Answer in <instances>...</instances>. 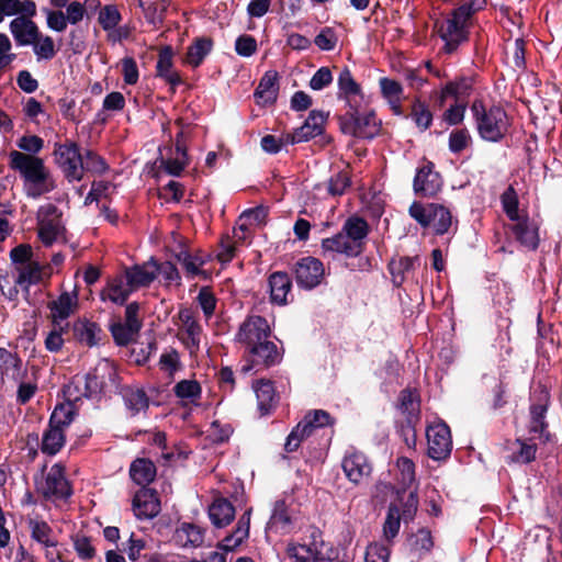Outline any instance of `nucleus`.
<instances>
[{
  "label": "nucleus",
  "mask_w": 562,
  "mask_h": 562,
  "mask_svg": "<svg viewBox=\"0 0 562 562\" xmlns=\"http://www.w3.org/2000/svg\"><path fill=\"white\" fill-rule=\"evenodd\" d=\"M213 48V40L202 36L193 40L187 49L186 61L193 68L199 67Z\"/></svg>",
  "instance_id": "obj_40"
},
{
  "label": "nucleus",
  "mask_w": 562,
  "mask_h": 562,
  "mask_svg": "<svg viewBox=\"0 0 562 562\" xmlns=\"http://www.w3.org/2000/svg\"><path fill=\"white\" fill-rule=\"evenodd\" d=\"M19 151L35 155L44 148V139L37 135H23L16 140Z\"/></svg>",
  "instance_id": "obj_58"
},
{
  "label": "nucleus",
  "mask_w": 562,
  "mask_h": 562,
  "mask_svg": "<svg viewBox=\"0 0 562 562\" xmlns=\"http://www.w3.org/2000/svg\"><path fill=\"white\" fill-rule=\"evenodd\" d=\"M247 363L240 368L241 374H247L251 370L256 372L277 366L281 362L283 352L278 346L270 340L261 344H255L254 347L247 349Z\"/></svg>",
  "instance_id": "obj_8"
},
{
  "label": "nucleus",
  "mask_w": 562,
  "mask_h": 562,
  "mask_svg": "<svg viewBox=\"0 0 562 562\" xmlns=\"http://www.w3.org/2000/svg\"><path fill=\"white\" fill-rule=\"evenodd\" d=\"M408 544L412 550L428 553L434 547L431 532L427 528H420L416 533L408 538Z\"/></svg>",
  "instance_id": "obj_51"
},
{
  "label": "nucleus",
  "mask_w": 562,
  "mask_h": 562,
  "mask_svg": "<svg viewBox=\"0 0 562 562\" xmlns=\"http://www.w3.org/2000/svg\"><path fill=\"white\" fill-rule=\"evenodd\" d=\"M132 292L130 286H124L123 277L116 276L108 281L106 286L101 292V299L103 301L109 299L117 305H124Z\"/></svg>",
  "instance_id": "obj_42"
},
{
  "label": "nucleus",
  "mask_w": 562,
  "mask_h": 562,
  "mask_svg": "<svg viewBox=\"0 0 562 562\" xmlns=\"http://www.w3.org/2000/svg\"><path fill=\"white\" fill-rule=\"evenodd\" d=\"M327 117L328 112L312 110L303 125L297 127L296 131L301 136H305V142H307L324 133Z\"/></svg>",
  "instance_id": "obj_39"
},
{
  "label": "nucleus",
  "mask_w": 562,
  "mask_h": 562,
  "mask_svg": "<svg viewBox=\"0 0 562 562\" xmlns=\"http://www.w3.org/2000/svg\"><path fill=\"white\" fill-rule=\"evenodd\" d=\"M252 387L256 393L258 411L260 416L270 415L276 408L279 396L274 389V383L270 380H257Z\"/></svg>",
  "instance_id": "obj_25"
},
{
  "label": "nucleus",
  "mask_w": 562,
  "mask_h": 562,
  "mask_svg": "<svg viewBox=\"0 0 562 562\" xmlns=\"http://www.w3.org/2000/svg\"><path fill=\"white\" fill-rule=\"evenodd\" d=\"M49 266H42L38 261L29 262V265L24 267H15V270L18 271V278L15 279V284L23 286L32 285V284H38L43 281L44 274L47 277L50 276Z\"/></svg>",
  "instance_id": "obj_36"
},
{
  "label": "nucleus",
  "mask_w": 562,
  "mask_h": 562,
  "mask_svg": "<svg viewBox=\"0 0 562 562\" xmlns=\"http://www.w3.org/2000/svg\"><path fill=\"white\" fill-rule=\"evenodd\" d=\"M292 272L300 288L312 290L319 285L324 278V265L319 259L307 256L293 265Z\"/></svg>",
  "instance_id": "obj_10"
},
{
  "label": "nucleus",
  "mask_w": 562,
  "mask_h": 562,
  "mask_svg": "<svg viewBox=\"0 0 562 562\" xmlns=\"http://www.w3.org/2000/svg\"><path fill=\"white\" fill-rule=\"evenodd\" d=\"M25 374L26 370L23 367V360L19 353L0 347V378L2 383L5 378L15 382L20 381Z\"/></svg>",
  "instance_id": "obj_26"
},
{
  "label": "nucleus",
  "mask_w": 562,
  "mask_h": 562,
  "mask_svg": "<svg viewBox=\"0 0 562 562\" xmlns=\"http://www.w3.org/2000/svg\"><path fill=\"white\" fill-rule=\"evenodd\" d=\"M172 67L173 49L170 45H166L158 54L156 76L164 79L170 86L171 92L175 93L177 86L182 83V79L178 71L172 70Z\"/></svg>",
  "instance_id": "obj_21"
},
{
  "label": "nucleus",
  "mask_w": 562,
  "mask_h": 562,
  "mask_svg": "<svg viewBox=\"0 0 562 562\" xmlns=\"http://www.w3.org/2000/svg\"><path fill=\"white\" fill-rule=\"evenodd\" d=\"M209 517L216 528H224L234 520L235 507L227 498H216L209 507Z\"/></svg>",
  "instance_id": "obj_33"
},
{
  "label": "nucleus",
  "mask_w": 562,
  "mask_h": 562,
  "mask_svg": "<svg viewBox=\"0 0 562 562\" xmlns=\"http://www.w3.org/2000/svg\"><path fill=\"white\" fill-rule=\"evenodd\" d=\"M279 94V75L269 70L261 77L254 97L257 104L266 105L276 103Z\"/></svg>",
  "instance_id": "obj_28"
},
{
  "label": "nucleus",
  "mask_w": 562,
  "mask_h": 562,
  "mask_svg": "<svg viewBox=\"0 0 562 562\" xmlns=\"http://www.w3.org/2000/svg\"><path fill=\"white\" fill-rule=\"evenodd\" d=\"M52 155L55 165L69 183L83 179V154L80 153L77 142L71 139H66L64 143L56 142Z\"/></svg>",
  "instance_id": "obj_5"
},
{
  "label": "nucleus",
  "mask_w": 562,
  "mask_h": 562,
  "mask_svg": "<svg viewBox=\"0 0 562 562\" xmlns=\"http://www.w3.org/2000/svg\"><path fill=\"white\" fill-rule=\"evenodd\" d=\"M75 411L70 405L58 404L50 414L48 424L65 430L74 420Z\"/></svg>",
  "instance_id": "obj_50"
},
{
  "label": "nucleus",
  "mask_w": 562,
  "mask_h": 562,
  "mask_svg": "<svg viewBox=\"0 0 562 562\" xmlns=\"http://www.w3.org/2000/svg\"><path fill=\"white\" fill-rule=\"evenodd\" d=\"M72 336L74 339L88 348H93L100 345L103 337H105L104 331L101 326L92 322L86 317H79L72 323Z\"/></svg>",
  "instance_id": "obj_18"
},
{
  "label": "nucleus",
  "mask_w": 562,
  "mask_h": 562,
  "mask_svg": "<svg viewBox=\"0 0 562 562\" xmlns=\"http://www.w3.org/2000/svg\"><path fill=\"white\" fill-rule=\"evenodd\" d=\"M196 300L205 317H211L215 312L217 303L211 286H202L199 291Z\"/></svg>",
  "instance_id": "obj_59"
},
{
  "label": "nucleus",
  "mask_w": 562,
  "mask_h": 562,
  "mask_svg": "<svg viewBox=\"0 0 562 562\" xmlns=\"http://www.w3.org/2000/svg\"><path fill=\"white\" fill-rule=\"evenodd\" d=\"M126 283L133 290L149 286L156 279L155 259L125 270Z\"/></svg>",
  "instance_id": "obj_29"
},
{
  "label": "nucleus",
  "mask_w": 562,
  "mask_h": 562,
  "mask_svg": "<svg viewBox=\"0 0 562 562\" xmlns=\"http://www.w3.org/2000/svg\"><path fill=\"white\" fill-rule=\"evenodd\" d=\"M428 457L436 461L448 459L452 451V438L449 426L440 422L426 430Z\"/></svg>",
  "instance_id": "obj_9"
},
{
  "label": "nucleus",
  "mask_w": 562,
  "mask_h": 562,
  "mask_svg": "<svg viewBox=\"0 0 562 562\" xmlns=\"http://www.w3.org/2000/svg\"><path fill=\"white\" fill-rule=\"evenodd\" d=\"M32 257L33 249L30 244H20L10 251V259L15 267H24L33 262Z\"/></svg>",
  "instance_id": "obj_64"
},
{
  "label": "nucleus",
  "mask_w": 562,
  "mask_h": 562,
  "mask_svg": "<svg viewBox=\"0 0 562 562\" xmlns=\"http://www.w3.org/2000/svg\"><path fill=\"white\" fill-rule=\"evenodd\" d=\"M74 549L81 560H91L95 557V548L91 543V538L87 536L72 537Z\"/></svg>",
  "instance_id": "obj_61"
},
{
  "label": "nucleus",
  "mask_w": 562,
  "mask_h": 562,
  "mask_svg": "<svg viewBox=\"0 0 562 562\" xmlns=\"http://www.w3.org/2000/svg\"><path fill=\"white\" fill-rule=\"evenodd\" d=\"M176 260L182 266L188 279H194V273L200 267L195 263V259L192 257V252L186 247L181 246L180 250L175 254Z\"/></svg>",
  "instance_id": "obj_63"
},
{
  "label": "nucleus",
  "mask_w": 562,
  "mask_h": 562,
  "mask_svg": "<svg viewBox=\"0 0 562 562\" xmlns=\"http://www.w3.org/2000/svg\"><path fill=\"white\" fill-rule=\"evenodd\" d=\"M340 232L345 233L352 241L358 243L363 250L366 249V238L370 226L363 217L357 215L348 217Z\"/></svg>",
  "instance_id": "obj_38"
},
{
  "label": "nucleus",
  "mask_w": 562,
  "mask_h": 562,
  "mask_svg": "<svg viewBox=\"0 0 562 562\" xmlns=\"http://www.w3.org/2000/svg\"><path fill=\"white\" fill-rule=\"evenodd\" d=\"M33 16H18L10 22V31L20 46L35 44L41 38V32Z\"/></svg>",
  "instance_id": "obj_20"
},
{
  "label": "nucleus",
  "mask_w": 562,
  "mask_h": 562,
  "mask_svg": "<svg viewBox=\"0 0 562 562\" xmlns=\"http://www.w3.org/2000/svg\"><path fill=\"white\" fill-rule=\"evenodd\" d=\"M419 261L418 256H403L392 258L387 263V270L391 274L392 283L395 288L402 286L406 281L407 274L415 269V265Z\"/></svg>",
  "instance_id": "obj_32"
},
{
  "label": "nucleus",
  "mask_w": 562,
  "mask_h": 562,
  "mask_svg": "<svg viewBox=\"0 0 562 562\" xmlns=\"http://www.w3.org/2000/svg\"><path fill=\"white\" fill-rule=\"evenodd\" d=\"M155 274L162 276L167 285L175 284L181 286V276L175 263L171 261L158 262L155 260Z\"/></svg>",
  "instance_id": "obj_53"
},
{
  "label": "nucleus",
  "mask_w": 562,
  "mask_h": 562,
  "mask_svg": "<svg viewBox=\"0 0 562 562\" xmlns=\"http://www.w3.org/2000/svg\"><path fill=\"white\" fill-rule=\"evenodd\" d=\"M201 392V385L195 380H182L173 386V393L179 398H199Z\"/></svg>",
  "instance_id": "obj_54"
},
{
  "label": "nucleus",
  "mask_w": 562,
  "mask_h": 562,
  "mask_svg": "<svg viewBox=\"0 0 562 562\" xmlns=\"http://www.w3.org/2000/svg\"><path fill=\"white\" fill-rule=\"evenodd\" d=\"M291 525L292 518L285 501H276L266 529L276 533H285L290 530Z\"/></svg>",
  "instance_id": "obj_35"
},
{
  "label": "nucleus",
  "mask_w": 562,
  "mask_h": 562,
  "mask_svg": "<svg viewBox=\"0 0 562 562\" xmlns=\"http://www.w3.org/2000/svg\"><path fill=\"white\" fill-rule=\"evenodd\" d=\"M0 9L3 15L34 16L36 15V4L33 0H0Z\"/></svg>",
  "instance_id": "obj_44"
},
{
  "label": "nucleus",
  "mask_w": 562,
  "mask_h": 562,
  "mask_svg": "<svg viewBox=\"0 0 562 562\" xmlns=\"http://www.w3.org/2000/svg\"><path fill=\"white\" fill-rule=\"evenodd\" d=\"M271 335L268 321L260 315L247 317L239 326L236 335L237 340L246 345L247 349L254 347L255 344H261Z\"/></svg>",
  "instance_id": "obj_12"
},
{
  "label": "nucleus",
  "mask_w": 562,
  "mask_h": 562,
  "mask_svg": "<svg viewBox=\"0 0 562 562\" xmlns=\"http://www.w3.org/2000/svg\"><path fill=\"white\" fill-rule=\"evenodd\" d=\"M474 82L473 76H459L447 82L441 89L439 104L442 105L448 97L454 98L458 102H467L473 91Z\"/></svg>",
  "instance_id": "obj_24"
},
{
  "label": "nucleus",
  "mask_w": 562,
  "mask_h": 562,
  "mask_svg": "<svg viewBox=\"0 0 562 562\" xmlns=\"http://www.w3.org/2000/svg\"><path fill=\"white\" fill-rule=\"evenodd\" d=\"M268 285L272 304L283 306L292 302V279L289 273L284 271L272 272L268 278Z\"/></svg>",
  "instance_id": "obj_19"
},
{
  "label": "nucleus",
  "mask_w": 562,
  "mask_h": 562,
  "mask_svg": "<svg viewBox=\"0 0 562 562\" xmlns=\"http://www.w3.org/2000/svg\"><path fill=\"white\" fill-rule=\"evenodd\" d=\"M397 408L404 415V418L407 419L406 428L408 430L412 429L413 425H417L420 422V400L416 390L403 389L398 394Z\"/></svg>",
  "instance_id": "obj_23"
},
{
  "label": "nucleus",
  "mask_w": 562,
  "mask_h": 562,
  "mask_svg": "<svg viewBox=\"0 0 562 562\" xmlns=\"http://www.w3.org/2000/svg\"><path fill=\"white\" fill-rule=\"evenodd\" d=\"M59 233V226L52 220L41 221L38 227V238L46 246H52Z\"/></svg>",
  "instance_id": "obj_60"
},
{
  "label": "nucleus",
  "mask_w": 562,
  "mask_h": 562,
  "mask_svg": "<svg viewBox=\"0 0 562 562\" xmlns=\"http://www.w3.org/2000/svg\"><path fill=\"white\" fill-rule=\"evenodd\" d=\"M351 186V179L345 171L331 176L328 180V193L333 196H340Z\"/></svg>",
  "instance_id": "obj_57"
},
{
  "label": "nucleus",
  "mask_w": 562,
  "mask_h": 562,
  "mask_svg": "<svg viewBox=\"0 0 562 562\" xmlns=\"http://www.w3.org/2000/svg\"><path fill=\"white\" fill-rule=\"evenodd\" d=\"M322 248L325 252H338L345 257L357 256L364 250L358 243L352 241L345 233L339 232L333 237L322 240Z\"/></svg>",
  "instance_id": "obj_31"
},
{
  "label": "nucleus",
  "mask_w": 562,
  "mask_h": 562,
  "mask_svg": "<svg viewBox=\"0 0 562 562\" xmlns=\"http://www.w3.org/2000/svg\"><path fill=\"white\" fill-rule=\"evenodd\" d=\"M204 528L193 522H182L176 529L173 539L182 548H199L204 542Z\"/></svg>",
  "instance_id": "obj_30"
},
{
  "label": "nucleus",
  "mask_w": 562,
  "mask_h": 562,
  "mask_svg": "<svg viewBox=\"0 0 562 562\" xmlns=\"http://www.w3.org/2000/svg\"><path fill=\"white\" fill-rule=\"evenodd\" d=\"M436 26L438 27L439 37L445 42L443 50L447 54L454 53L462 43L469 40V31L457 19L437 22Z\"/></svg>",
  "instance_id": "obj_15"
},
{
  "label": "nucleus",
  "mask_w": 562,
  "mask_h": 562,
  "mask_svg": "<svg viewBox=\"0 0 562 562\" xmlns=\"http://www.w3.org/2000/svg\"><path fill=\"white\" fill-rule=\"evenodd\" d=\"M472 138L467 128L453 130L449 135V150L453 154H460L471 143Z\"/></svg>",
  "instance_id": "obj_56"
},
{
  "label": "nucleus",
  "mask_w": 562,
  "mask_h": 562,
  "mask_svg": "<svg viewBox=\"0 0 562 562\" xmlns=\"http://www.w3.org/2000/svg\"><path fill=\"white\" fill-rule=\"evenodd\" d=\"M341 467L347 479L356 485L360 484L364 477L370 476L372 472L367 456L353 448L346 452Z\"/></svg>",
  "instance_id": "obj_16"
},
{
  "label": "nucleus",
  "mask_w": 562,
  "mask_h": 562,
  "mask_svg": "<svg viewBox=\"0 0 562 562\" xmlns=\"http://www.w3.org/2000/svg\"><path fill=\"white\" fill-rule=\"evenodd\" d=\"M337 120L341 133L356 138L373 139L381 130V122L376 120L374 111L360 115L359 104L337 115Z\"/></svg>",
  "instance_id": "obj_4"
},
{
  "label": "nucleus",
  "mask_w": 562,
  "mask_h": 562,
  "mask_svg": "<svg viewBox=\"0 0 562 562\" xmlns=\"http://www.w3.org/2000/svg\"><path fill=\"white\" fill-rule=\"evenodd\" d=\"M34 485L35 491L46 501L68 499L72 495V487L65 476V467L60 463H55L46 476H35Z\"/></svg>",
  "instance_id": "obj_7"
},
{
  "label": "nucleus",
  "mask_w": 562,
  "mask_h": 562,
  "mask_svg": "<svg viewBox=\"0 0 562 562\" xmlns=\"http://www.w3.org/2000/svg\"><path fill=\"white\" fill-rule=\"evenodd\" d=\"M514 222V224L508 225V228L515 239L528 250H537L540 243L538 225L527 214Z\"/></svg>",
  "instance_id": "obj_17"
},
{
  "label": "nucleus",
  "mask_w": 562,
  "mask_h": 562,
  "mask_svg": "<svg viewBox=\"0 0 562 562\" xmlns=\"http://www.w3.org/2000/svg\"><path fill=\"white\" fill-rule=\"evenodd\" d=\"M501 203L504 213L510 221H516L522 217V215L519 214L518 194L513 186H508L507 189L502 193Z\"/></svg>",
  "instance_id": "obj_46"
},
{
  "label": "nucleus",
  "mask_w": 562,
  "mask_h": 562,
  "mask_svg": "<svg viewBox=\"0 0 562 562\" xmlns=\"http://www.w3.org/2000/svg\"><path fill=\"white\" fill-rule=\"evenodd\" d=\"M159 166L164 168V170L173 177H180L186 167L189 165V157H181L178 158H164L160 157L158 159Z\"/></svg>",
  "instance_id": "obj_62"
},
{
  "label": "nucleus",
  "mask_w": 562,
  "mask_h": 562,
  "mask_svg": "<svg viewBox=\"0 0 562 562\" xmlns=\"http://www.w3.org/2000/svg\"><path fill=\"white\" fill-rule=\"evenodd\" d=\"M408 214L423 228H427L432 224L435 234L439 236L447 234L452 225V214L442 204L428 203L424 205L418 201H414L408 209Z\"/></svg>",
  "instance_id": "obj_6"
},
{
  "label": "nucleus",
  "mask_w": 562,
  "mask_h": 562,
  "mask_svg": "<svg viewBox=\"0 0 562 562\" xmlns=\"http://www.w3.org/2000/svg\"><path fill=\"white\" fill-rule=\"evenodd\" d=\"M470 109L477 134L483 140L499 143L504 139L510 124L507 112L502 105L486 106L482 99H475Z\"/></svg>",
  "instance_id": "obj_2"
},
{
  "label": "nucleus",
  "mask_w": 562,
  "mask_h": 562,
  "mask_svg": "<svg viewBox=\"0 0 562 562\" xmlns=\"http://www.w3.org/2000/svg\"><path fill=\"white\" fill-rule=\"evenodd\" d=\"M29 527L31 529V538L45 546V547H56L57 541L52 540L50 536L53 533L52 527L44 520H29Z\"/></svg>",
  "instance_id": "obj_45"
},
{
  "label": "nucleus",
  "mask_w": 562,
  "mask_h": 562,
  "mask_svg": "<svg viewBox=\"0 0 562 562\" xmlns=\"http://www.w3.org/2000/svg\"><path fill=\"white\" fill-rule=\"evenodd\" d=\"M47 307L52 324L58 325V321L67 319L78 308V294L76 291H64L56 300L48 302Z\"/></svg>",
  "instance_id": "obj_22"
},
{
  "label": "nucleus",
  "mask_w": 562,
  "mask_h": 562,
  "mask_svg": "<svg viewBox=\"0 0 562 562\" xmlns=\"http://www.w3.org/2000/svg\"><path fill=\"white\" fill-rule=\"evenodd\" d=\"M9 168L18 172L23 180V187L29 198L40 196L56 189V181L43 158L19 150L9 153Z\"/></svg>",
  "instance_id": "obj_1"
},
{
  "label": "nucleus",
  "mask_w": 562,
  "mask_h": 562,
  "mask_svg": "<svg viewBox=\"0 0 562 562\" xmlns=\"http://www.w3.org/2000/svg\"><path fill=\"white\" fill-rule=\"evenodd\" d=\"M104 387L103 376L99 374V369L94 368L90 370L83 376V396L91 398L94 395L101 394Z\"/></svg>",
  "instance_id": "obj_49"
},
{
  "label": "nucleus",
  "mask_w": 562,
  "mask_h": 562,
  "mask_svg": "<svg viewBox=\"0 0 562 562\" xmlns=\"http://www.w3.org/2000/svg\"><path fill=\"white\" fill-rule=\"evenodd\" d=\"M134 515L139 520L153 519L161 510L158 493L154 488L140 487L132 501Z\"/></svg>",
  "instance_id": "obj_14"
},
{
  "label": "nucleus",
  "mask_w": 562,
  "mask_h": 562,
  "mask_svg": "<svg viewBox=\"0 0 562 562\" xmlns=\"http://www.w3.org/2000/svg\"><path fill=\"white\" fill-rule=\"evenodd\" d=\"M405 117L412 119L420 132L427 131L431 126L434 120V115L429 105L420 98L414 99L411 105V111L405 115Z\"/></svg>",
  "instance_id": "obj_41"
},
{
  "label": "nucleus",
  "mask_w": 562,
  "mask_h": 562,
  "mask_svg": "<svg viewBox=\"0 0 562 562\" xmlns=\"http://www.w3.org/2000/svg\"><path fill=\"white\" fill-rule=\"evenodd\" d=\"M109 330L113 337L114 344L119 347L128 346L139 333L130 325H125L121 322L111 324Z\"/></svg>",
  "instance_id": "obj_48"
},
{
  "label": "nucleus",
  "mask_w": 562,
  "mask_h": 562,
  "mask_svg": "<svg viewBox=\"0 0 562 562\" xmlns=\"http://www.w3.org/2000/svg\"><path fill=\"white\" fill-rule=\"evenodd\" d=\"M338 92L337 98L339 100H344L346 106L349 109L355 108L356 104H359L355 97L362 98V91L360 85L355 80L351 70L348 67H345L338 78H337Z\"/></svg>",
  "instance_id": "obj_27"
},
{
  "label": "nucleus",
  "mask_w": 562,
  "mask_h": 562,
  "mask_svg": "<svg viewBox=\"0 0 562 562\" xmlns=\"http://www.w3.org/2000/svg\"><path fill=\"white\" fill-rule=\"evenodd\" d=\"M536 439L528 435V437H517L515 440L509 441L505 462L507 464L528 465L536 461L538 453Z\"/></svg>",
  "instance_id": "obj_13"
},
{
  "label": "nucleus",
  "mask_w": 562,
  "mask_h": 562,
  "mask_svg": "<svg viewBox=\"0 0 562 562\" xmlns=\"http://www.w3.org/2000/svg\"><path fill=\"white\" fill-rule=\"evenodd\" d=\"M65 443V430L48 424L42 436L41 451L46 456L53 457L63 449Z\"/></svg>",
  "instance_id": "obj_37"
},
{
  "label": "nucleus",
  "mask_w": 562,
  "mask_h": 562,
  "mask_svg": "<svg viewBox=\"0 0 562 562\" xmlns=\"http://www.w3.org/2000/svg\"><path fill=\"white\" fill-rule=\"evenodd\" d=\"M123 398L132 416L149 407V398L143 389L126 387L123 391Z\"/></svg>",
  "instance_id": "obj_43"
},
{
  "label": "nucleus",
  "mask_w": 562,
  "mask_h": 562,
  "mask_svg": "<svg viewBox=\"0 0 562 562\" xmlns=\"http://www.w3.org/2000/svg\"><path fill=\"white\" fill-rule=\"evenodd\" d=\"M110 170L106 160L98 153L87 149L83 154V173L90 172L92 175L102 176Z\"/></svg>",
  "instance_id": "obj_47"
},
{
  "label": "nucleus",
  "mask_w": 562,
  "mask_h": 562,
  "mask_svg": "<svg viewBox=\"0 0 562 562\" xmlns=\"http://www.w3.org/2000/svg\"><path fill=\"white\" fill-rule=\"evenodd\" d=\"M122 15L113 4H106L99 11L98 22L104 31H112L119 26Z\"/></svg>",
  "instance_id": "obj_52"
},
{
  "label": "nucleus",
  "mask_w": 562,
  "mask_h": 562,
  "mask_svg": "<svg viewBox=\"0 0 562 562\" xmlns=\"http://www.w3.org/2000/svg\"><path fill=\"white\" fill-rule=\"evenodd\" d=\"M401 520L400 509L395 505H390L383 525V532L387 540H392L397 536Z\"/></svg>",
  "instance_id": "obj_55"
},
{
  "label": "nucleus",
  "mask_w": 562,
  "mask_h": 562,
  "mask_svg": "<svg viewBox=\"0 0 562 562\" xmlns=\"http://www.w3.org/2000/svg\"><path fill=\"white\" fill-rule=\"evenodd\" d=\"M442 177L435 170L432 161H426L425 165L417 168L413 180V190L417 196L434 198L442 189Z\"/></svg>",
  "instance_id": "obj_11"
},
{
  "label": "nucleus",
  "mask_w": 562,
  "mask_h": 562,
  "mask_svg": "<svg viewBox=\"0 0 562 562\" xmlns=\"http://www.w3.org/2000/svg\"><path fill=\"white\" fill-rule=\"evenodd\" d=\"M552 404L550 391L543 384H538L529 395L528 419L526 428L528 435L547 445L553 435L549 430L547 419L548 411Z\"/></svg>",
  "instance_id": "obj_3"
},
{
  "label": "nucleus",
  "mask_w": 562,
  "mask_h": 562,
  "mask_svg": "<svg viewBox=\"0 0 562 562\" xmlns=\"http://www.w3.org/2000/svg\"><path fill=\"white\" fill-rule=\"evenodd\" d=\"M155 463L147 458L135 459L130 467V476L134 483L147 487L156 477Z\"/></svg>",
  "instance_id": "obj_34"
}]
</instances>
